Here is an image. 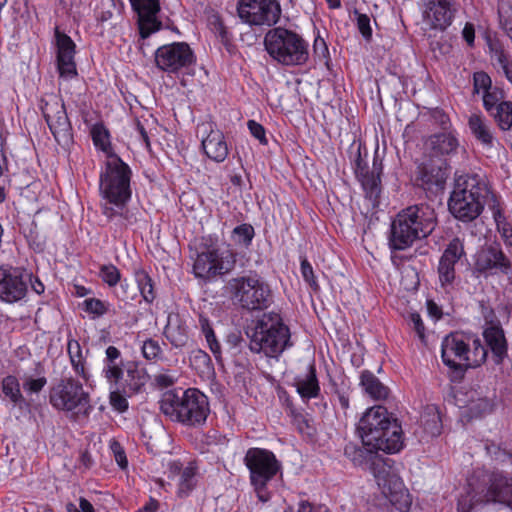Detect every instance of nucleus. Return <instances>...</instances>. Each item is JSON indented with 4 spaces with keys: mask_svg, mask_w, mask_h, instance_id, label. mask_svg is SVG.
<instances>
[{
    "mask_svg": "<svg viewBox=\"0 0 512 512\" xmlns=\"http://www.w3.org/2000/svg\"><path fill=\"white\" fill-rule=\"evenodd\" d=\"M356 26L363 37V39L367 42L372 39V26H371V18L364 13H360L355 10L354 12Z\"/></svg>",
    "mask_w": 512,
    "mask_h": 512,
    "instance_id": "nucleus-52",
    "label": "nucleus"
},
{
    "mask_svg": "<svg viewBox=\"0 0 512 512\" xmlns=\"http://www.w3.org/2000/svg\"><path fill=\"white\" fill-rule=\"evenodd\" d=\"M489 210L505 245L512 246V224L507 221L504 215L503 204L499 196L490 200Z\"/></svg>",
    "mask_w": 512,
    "mask_h": 512,
    "instance_id": "nucleus-33",
    "label": "nucleus"
},
{
    "mask_svg": "<svg viewBox=\"0 0 512 512\" xmlns=\"http://www.w3.org/2000/svg\"><path fill=\"white\" fill-rule=\"evenodd\" d=\"M410 320L414 326V329L420 338L424 337L425 327L419 314L413 313L410 316Z\"/></svg>",
    "mask_w": 512,
    "mask_h": 512,
    "instance_id": "nucleus-64",
    "label": "nucleus"
},
{
    "mask_svg": "<svg viewBox=\"0 0 512 512\" xmlns=\"http://www.w3.org/2000/svg\"><path fill=\"white\" fill-rule=\"evenodd\" d=\"M164 336L175 348L184 347L188 340V327L178 314H170L164 328Z\"/></svg>",
    "mask_w": 512,
    "mask_h": 512,
    "instance_id": "nucleus-30",
    "label": "nucleus"
},
{
    "mask_svg": "<svg viewBox=\"0 0 512 512\" xmlns=\"http://www.w3.org/2000/svg\"><path fill=\"white\" fill-rule=\"evenodd\" d=\"M47 384V378L41 376L33 378L32 376H25L23 378V389L28 394H38Z\"/></svg>",
    "mask_w": 512,
    "mask_h": 512,
    "instance_id": "nucleus-53",
    "label": "nucleus"
},
{
    "mask_svg": "<svg viewBox=\"0 0 512 512\" xmlns=\"http://www.w3.org/2000/svg\"><path fill=\"white\" fill-rule=\"evenodd\" d=\"M124 365L120 350L115 346H108L105 351L104 367L102 370L107 382H118L122 378V367Z\"/></svg>",
    "mask_w": 512,
    "mask_h": 512,
    "instance_id": "nucleus-32",
    "label": "nucleus"
},
{
    "mask_svg": "<svg viewBox=\"0 0 512 512\" xmlns=\"http://www.w3.org/2000/svg\"><path fill=\"white\" fill-rule=\"evenodd\" d=\"M109 303L98 298H87L82 304V310L91 315V318H100L109 310Z\"/></svg>",
    "mask_w": 512,
    "mask_h": 512,
    "instance_id": "nucleus-45",
    "label": "nucleus"
},
{
    "mask_svg": "<svg viewBox=\"0 0 512 512\" xmlns=\"http://www.w3.org/2000/svg\"><path fill=\"white\" fill-rule=\"evenodd\" d=\"M141 353L146 360L153 363H156L163 357V350L160 343L153 338H147L142 342Z\"/></svg>",
    "mask_w": 512,
    "mask_h": 512,
    "instance_id": "nucleus-46",
    "label": "nucleus"
},
{
    "mask_svg": "<svg viewBox=\"0 0 512 512\" xmlns=\"http://www.w3.org/2000/svg\"><path fill=\"white\" fill-rule=\"evenodd\" d=\"M300 270L304 281L314 290H319V284L314 275V270L306 257L301 258Z\"/></svg>",
    "mask_w": 512,
    "mask_h": 512,
    "instance_id": "nucleus-54",
    "label": "nucleus"
},
{
    "mask_svg": "<svg viewBox=\"0 0 512 512\" xmlns=\"http://www.w3.org/2000/svg\"><path fill=\"white\" fill-rule=\"evenodd\" d=\"M67 352L75 373L87 381L89 379V375L85 368L86 360L83 356L79 342L75 339H70L67 344Z\"/></svg>",
    "mask_w": 512,
    "mask_h": 512,
    "instance_id": "nucleus-38",
    "label": "nucleus"
},
{
    "mask_svg": "<svg viewBox=\"0 0 512 512\" xmlns=\"http://www.w3.org/2000/svg\"><path fill=\"white\" fill-rule=\"evenodd\" d=\"M132 170L119 156L105 160L99 176L101 212L109 222L127 227L137 222V217L129 209L132 198Z\"/></svg>",
    "mask_w": 512,
    "mask_h": 512,
    "instance_id": "nucleus-1",
    "label": "nucleus"
},
{
    "mask_svg": "<svg viewBox=\"0 0 512 512\" xmlns=\"http://www.w3.org/2000/svg\"><path fill=\"white\" fill-rule=\"evenodd\" d=\"M355 175L361 182L366 197L376 206L381 194V174L383 170L382 160L376 154L373 159L371 170L361 156V149L358 147L353 161Z\"/></svg>",
    "mask_w": 512,
    "mask_h": 512,
    "instance_id": "nucleus-18",
    "label": "nucleus"
},
{
    "mask_svg": "<svg viewBox=\"0 0 512 512\" xmlns=\"http://www.w3.org/2000/svg\"><path fill=\"white\" fill-rule=\"evenodd\" d=\"M237 252L231 248L221 249L212 237L204 239L202 251L197 253L193 264L196 278L213 281L230 274L236 266Z\"/></svg>",
    "mask_w": 512,
    "mask_h": 512,
    "instance_id": "nucleus-12",
    "label": "nucleus"
},
{
    "mask_svg": "<svg viewBox=\"0 0 512 512\" xmlns=\"http://www.w3.org/2000/svg\"><path fill=\"white\" fill-rule=\"evenodd\" d=\"M510 268V260L499 244L483 247L475 255L474 270L485 277L498 273L508 274Z\"/></svg>",
    "mask_w": 512,
    "mask_h": 512,
    "instance_id": "nucleus-21",
    "label": "nucleus"
},
{
    "mask_svg": "<svg viewBox=\"0 0 512 512\" xmlns=\"http://www.w3.org/2000/svg\"><path fill=\"white\" fill-rule=\"evenodd\" d=\"M413 183L426 193L436 194L444 188L445 174L440 167L421 164L417 167Z\"/></svg>",
    "mask_w": 512,
    "mask_h": 512,
    "instance_id": "nucleus-28",
    "label": "nucleus"
},
{
    "mask_svg": "<svg viewBox=\"0 0 512 512\" xmlns=\"http://www.w3.org/2000/svg\"><path fill=\"white\" fill-rule=\"evenodd\" d=\"M393 415L382 405L368 408L357 424V433L362 444L371 448L376 439L380 438V431L389 425Z\"/></svg>",
    "mask_w": 512,
    "mask_h": 512,
    "instance_id": "nucleus-20",
    "label": "nucleus"
},
{
    "mask_svg": "<svg viewBox=\"0 0 512 512\" xmlns=\"http://www.w3.org/2000/svg\"><path fill=\"white\" fill-rule=\"evenodd\" d=\"M487 453L493 457L496 461L506 462L512 459L511 453L508 451L501 449L499 446L495 444H486L485 446Z\"/></svg>",
    "mask_w": 512,
    "mask_h": 512,
    "instance_id": "nucleus-56",
    "label": "nucleus"
},
{
    "mask_svg": "<svg viewBox=\"0 0 512 512\" xmlns=\"http://www.w3.org/2000/svg\"><path fill=\"white\" fill-rule=\"evenodd\" d=\"M199 324H200L201 331H202L203 335L205 336L206 342H207L211 352L213 353L215 358H217V359L220 358L221 345L218 342V340L216 339V336H215L214 330L210 324V321L208 320V318H206L204 316H200Z\"/></svg>",
    "mask_w": 512,
    "mask_h": 512,
    "instance_id": "nucleus-44",
    "label": "nucleus"
},
{
    "mask_svg": "<svg viewBox=\"0 0 512 512\" xmlns=\"http://www.w3.org/2000/svg\"><path fill=\"white\" fill-rule=\"evenodd\" d=\"M423 17L434 29L444 30L451 23L456 12L453 0H423Z\"/></svg>",
    "mask_w": 512,
    "mask_h": 512,
    "instance_id": "nucleus-26",
    "label": "nucleus"
},
{
    "mask_svg": "<svg viewBox=\"0 0 512 512\" xmlns=\"http://www.w3.org/2000/svg\"><path fill=\"white\" fill-rule=\"evenodd\" d=\"M247 125H248L250 133L256 139H258L261 144L266 145L268 143V140H267L266 134H265V129L261 124H259L258 122L254 121V120H249Z\"/></svg>",
    "mask_w": 512,
    "mask_h": 512,
    "instance_id": "nucleus-59",
    "label": "nucleus"
},
{
    "mask_svg": "<svg viewBox=\"0 0 512 512\" xmlns=\"http://www.w3.org/2000/svg\"><path fill=\"white\" fill-rule=\"evenodd\" d=\"M134 280L142 299L147 304H152L156 299L155 284L151 276L141 267L134 268Z\"/></svg>",
    "mask_w": 512,
    "mask_h": 512,
    "instance_id": "nucleus-37",
    "label": "nucleus"
},
{
    "mask_svg": "<svg viewBox=\"0 0 512 512\" xmlns=\"http://www.w3.org/2000/svg\"><path fill=\"white\" fill-rule=\"evenodd\" d=\"M49 403L74 422L87 419L93 410L90 394L73 377L63 378L50 388Z\"/></svg>",
    "mask_w": 512,
    "mask_h": 512,
    "instance_id": "nucleus-10",
    "label": "nucleus"
},
{
    "mask_svg": "<svg viewBox=\"0 0 512 512\" xmlns=\"http://www.w3.org/2000/svg\"><path fill=\"white\" fill-rule=\"evenodd\" d=\"M473 94H482L493 87L491 77L484 71L473 73Z\"/></svg>",
    "mask_w": 512,
    "mask_h": 512,
    "instance_id": "nucleus-51",
    "label": "nucleus"
},
{
    "mask_svg": "<svg viewBox=\"0 0 512 512\" xmlns=\"http://www.w3.org/2000/svg\"><path fill=\"white\" fill-rule=\"evenodd\" d=\"M197 467L190 462L181 472L177 495L181 498L187 497L197 484Z\"/></svg>",
    "mask_w": 512,
    "mask_h": 512,
    "instance_id": "nucleus-39",
    "label": "nucleus"
},
{
    "mask_svg": "<svg viewBox=\"0 0 512 512\" xmlns=\"http://www.w3.org/2000/svg\"><path fill=\"white\" fill-rule=\"evenodd\" d=\"M110 390L109 402L112 408L119 413L126 412L129 407L127 398L131 397L132 395L124 393L122 387L120 386H113L110 388Z\"/></svg>",
    "mask_w": 512,
    "mask_h": 512,
    "instance_id": "nucleus-47",
    "label": "nucleus"
},
{
    "mask_svg": "<svg viewBox=\"0 0 512 512\" xmlns=\"http://www.w3.org/2000/svg\"><path fill=\"white\" fill-rule=\"evenodd\" d=\"M469 490L457 501V512H471L489 503L505 504L512 510V475L499 470H476L468 483Z\"/></svg>",
    "mask_w": 512,
    "mask_h": 512,
    "instance_id": "nucleus-2",
    "label": "nucleus"
},
{
    "mask_svg": "<svg viewBox=\"0 0 512 512\" xmlns=\"http://www.w3.org/2000/svg\"><path fill=\"white\" fill-rule=\"evenodd\" d=\"M55 39L57 48L56 63L59 75L66 80L73 79L78 75L74 60L76 45L71 37L60 32L58 28L55 29Z\"/></svg>",
    "mask_w": 512,
    "mask_h": 512,
    "instance_id": "nucleus-24",
    "label": "nucleus"
},
{
    "mask_svg": "<svg viewBox=\"0 0 512 512\" xmlns=\"http://www.w3.org/2000/svg\"><path fill=\"white\" fill-rule=\"evenodd\" d=\"M376 454V450L370 449V447L365 446L364 444L359 446L353 442H349L344 447V455L351 460L354 465L362 466L370 463V472L374 476L379 489L390 500V502H397L399 500V496L405 497L400 509L408 510L411 502L408 499V493L403 492V482L392 471L391 467L388 466L383 459L378 458Z\"/></svg>",
    "mask_w": 512,
    "mask_h": 512,
    "instance_id": "nucleus-6",
    "label": "nucleus"
},
{
    "mask_svg": "<svg viewBox=\"0 0 512 512\" xmlns=\"http://www.w3.org/2000/svg\"><path fill=\"white\" fill-rule=\"evenodd\" d=\"M436 226V213L427 204H415L402 209L391 224L389 246L405 250L414 242L428 237Z\"/></svg>",
    "mask_w": 512,
    "mask_h": 512,
    "instance_id": "nucleus-4",
    "label": "nucleus"
},
{
    "mask_svg": "<svg viewBox=\"0 0 512 512\" xmlns=\"http://www.w3.org/2000/svg\"><path fill=\"white\" fill-rule=\"evenodd\" d=\"M496 122L497 126L502 131L512 129V102L502 101L498 103L497 107L488 113Z\"/></svg>",
    "mask_w": 512,
    "mask_h": 512,
    "instance_id": "nucleus-42",
    "label": "nucleus"
},
{
    "mask_svg": "<svg viewBox=\"0 0 512 512\" xmlns=\"http://www.w3.org/2000/svg\"><path fill=\"white\" fill-rule=\"evenodd\" d=\"M196 135L201 140L203 153L212 161L222 163L229 154L223 132L213 121H203L197 125Z\"/></svg>",
    "mask_w": 512,
    "mask_h": 512,
    "instance_id": "nucleus-19",
    "label": "nucleus"
},
{
    "mask_svg": "<svg viewBox=\"0 0 512 512\" xmlns=\"http://www.w3.org/2000/svg\"><path fill=\"white\" fill-rule=\"evenodd\" d=\"M421 424L424 431L430 436H438L441 433L442 424L437 412L425 413L421 416Z\"/></svg>",
    "mask_w": 512,
    "mask_h": 512,
    "instance_id": "nucleus-49",
    "label": "nucleus"
},
{
    "mask_svg": "<svg viewBox=\"0 0 512 512\" xmlns=\"http://www.w3.org/2000/svg\"><path fill=\"white\" fill-rule=\"evenodd\" d=\"M246 335L253 353H263L271 358L279 357L293 346L290 330L276 312L264 313L254 326L247 328Z\"/></svg>",
    "mask_w": 512,
    "mask_h": 512,
    "instance_id": "nucleus-7",
    "label": "nucleus"
},
{
    "mask_svg": "<svg viewBox=\"0 0 512 512\" xmlns=\"http://www.w3.org/2000/svg\"><path fill=\"white\" fill-rule=\"evenodd\" d=\"M487 355V348L479 338L466 337L462 333H450L441 344L443 363L461 374L468 368L480 366Z\"/></svg>",
    "mask_w": 512,
    "mask_h": 512,
    "instance_id": "nucleus-9",
    "label": "nucleus"
},
{
    "mask_svg": "<svg viewBox=\"0 0 512 512\" xmlns=\"http://www.w3.org/2000/svg\"><path fill=\"white\" fill-rule=\"evenodd\" d=\"M379 440L376 439L371 446V449L378 451H383L387 454H394L401 451L404 447V436L401 424L399 423L397 418H393L389 425L385 426L383 430L380 431Z\"/></svg>",
    "mask_w": 512,
    "mask_h": 512,
    "instance_id": "nucleus-27",
    "label": "nucleus"
},
{
    "mask_svg": "<svg viewBox=\"0 0 512 512\" xmlns=\"http://www.w3.org/2000/svg\"><path fill=\"white\" fill-rule=\"evenodd\" d=\"M67 512H95L93 505L84 497L79 499V508L72 502L66 505Z\"/></svg>",
    "mask_w": 512,
    "mask_h": 512,
    "instance_id": "nucleus-60",
    "label": "nucleus"
},
{
    "mask_svg": "<svg viewBox=\"0 0 512 512\" xmlns=\"http://www.w3.org/2000/svg\"><path fill=\"white\" fill-rule=\"evenodd\" d=\"M268 55L279 65L300 67L309 61V43L294 30L285 27L270 29L264 37Z\"/></svg>",
    "mask_w": 512,
    "mask_h": 512,
    "instance_id": "nucleus-8",
    "label": "nucleus"
},
{
    "mask_svg": "<svg viewBox=\"0 0 512 512\" xmlns=\"http://www.w3.org/2000/svg\"><path fill=\"white\" fill-rule=\"evenodd\" d=\"M254 236V227L251 224L243 223L233 229L231 239L236 246L248 248L251 245Z\"/></svg>",
    "mask_w": 512,
    "mask_h": 512,
    "instance_id": "nucleus-43",
    "label": "nucleus"
},
{
    "mask_svg": "<svg viewBox=\"0 0 512 512\" xmlns=\"http://www.w3.org/2000/svg\"><path fill=\"white\" fill-rule=\"evenodd\" d=\"M2 392L5 398L9 399L14 405L22 407L26 400L21 393L20 383L13 375H8L2 380Z\"/></svg>",
    "mask_w": 512,
    "mask_h": 512,
    "instance_id": "nucleus-40",
    "label": "nucleus"
},
{
    "mask_svg": "<svg viewBox=\"0 0 512 512\" xmlns=\"http://www.w3.org/2000/svg\"><path fill=\"white\" fill-rule=\"evenodd\" d=\"M497 197L485 176L466 174L456 179L448 200V208L454 218L469 223L482 214L485 205L489 208L492 198Z\"/></svg>",
    "mask_w": 512,
    "mask_h": 512,
    "instance_id": "nucleus-3",
    "label": "nucleus"
},
{
    "mask_svg": "<svg viewBox=\"0 0 512 512\" xmlns=\"http://www.w3.org/2000/svg\"><path fill=\"white\" fill-rule=\"evenodd\" d=\"M468 126L473 136L485 147H492L494 136L490 125L479 114H472L468 120Z\"/></svg>",
    "mask_w": 512,
    "mask_h": 512,
    "instance_id": "nucleus-34",
    "label": "nucleus"
},
{
    "mask_svg": "<svg viewBox=\"0 0 512 512\" xmlns=\"http://www.w3.org/2000/svg\"><path fill=\"white\" fill-rule=\"evenodd\" d=\"M244 464L249 470L250 482L258 499L261 502H267L270 499L267 484L279 472L280 462L272 451L253 447L246 451Z\"/></svg>",
    "mask_w": 512,
    "mask_h": 512,
    "instance_id": "nucleus-13",
    "label": "nucleus"
},
{
    "mask_svg": "<svg viewBox=\"0 0 512 512\" xmlns=\"http://www.w3.org/2000/svg\"><path fill=\"white\" fill-rule=\"evenodd\" d=\"M360 385L364 391L375 400L386 399L389 389L370 371L364 370L360 376Z\"/></svg>",
    "mask_w": 512,
    "mask_h": 512,
    "instance_id": "nucleus-36",
    "label": "nucleus"
},
{
    "mask_svg": "<svg viewBox=\"0 0 512 512\" xmlns=\"http://www.w3.org/2000/svg\"><path fill=\"white\" fill-rule=\"evenodd\" d=\"M483 337L486 345L490 348L494 362L501 364L507 356L508 344L504 334V330L500 324H492L485 328Z\"/></svg>",
    "mask_w": 512,
    "mask_h": 512,
    "instance_id": "nucleus-29",
    "label": "nucleus"
},
{
    "mask_svg": "<svg viewBox=\"0 0 512 512\" xmlns=\"http://www.w3.org/2000/svg\"><path fill=\"white\" fill-rule=\"evenodd\" d=\"M122 368V378L118 382H108L109 387L120 386L124 393L129 395H136L142 392L150 380V376L143 364L138 361H127Z\"/></svg>",
    "mask_w": 512,
    "mask_h": 512,
    "instance_id": "nucleus-25",
    "label": "nucleus"
},
{
    "mask_svg": "<svg viewBox=\"0 0 512 512\" xmlns=\"http://www.w3.org/2000/svg\"><path fill=\"white\" fill-rule=\"evenodd\" d=\"M459 143L452 133H440L431 137L432 149L437 154L446 155L456 151Z\"/></svg>",
    "mask_w": 512,
    "mask_h": 512,
    "instance_id": "nucleus-41",
    "label": "nucleus"
},
{
    "mask_svg": "<svg viewBox=\"0 0 512 512\" xmlns=\"http://www.w3.org/2000/svg\"><path fill=\"white\" fill-rule=\"evenodd\" d=\"M159 405L161 412L172 422L187 427L196 428L204 425L210 414L208 397L197 388L166 391Z\"/></svg>",
    "mask_w": 512,
    "mask_h": 512,
    "instance_id": "nucleus-5",
    "label": "nucleus"
},
{
    "mask_svg": "<svg viewBox=\"0 0 512 512\" xmlns=\"http://www.w3.org/2000/svg\"><path fill=\"white\" fill-rule=\"evenodd\" d=\"M31 284V272L8 264L0 266V301L7 304L26 298Z\"/></svg>",
    "mask_w": 512,
    "mask_h": 512,
    "instance_id": "nucleus-16",
    "label": "nucleus"
},
{
    "mask_svg": "<svg viewBox=\"0 0 512 512\" xmlns=\"http://www.w3.org/2000/svg\"><path fill=\"white\" fill-rule=\"evenodd\" d=\"M118 284H120V285H119V290L116 292V296L119 300L128 302V301H132L136 298L137 294L131 288L127 279L120 280V282Z\"/></svg>",
    "mask_w": 512,
    "mask_h": 512,
    "instance_id": "nucleus-55",
    "label": "nucleus"
},
{
    "mask_svg": "<svg viewBox=\"0 0 512 512\" xmlns=\"http://www.w3.org/2000/svg\"><path fill=\"white\" fill-rule=\"evenodd\" d=\"M110 448L114 454L115 460L117 464L122 468H126L128 465V461L126 458V454L122 446L119 442L113 440L110 444Z\"/></svg>",
    "mask_w": 512,
    "mask_h": 512,
    "instance_id": "nucleus-58",
    "label": "nucleus"
},
{
    "mask_svg": "<svg viewBox=\"0 0 512 512\" xmlns=\"http://www.w3.org/2000/svg\"><path fill=\"white\" fill-rule=\"evenodd\" d=\"M40 109L56 142L68 149L74 141L64 102L56 96H50L41 100Z\"/></svg>",
    "mask_w": 512,
    "mask_h": 512,
    "instance_id": "nucleus-15",
    "label": "nucleus"
},
{
    "mask_svg": "<svg viewBox=\"0 0 512 512\" xmlns=\"http://www.w3.org/2000/svg\"><path fill=\"white\" fill-rule=\"evenodd\" d=\"M297 512H329L323 505H314L307 500H301L298 503Z\"/></svg>",
    "mask_w": 512,
    "mask_h": 512,
    "instance_id": "nucleus-62",
    "label": "nucleus"
},
{
    "mask_svg": "<svg viewBox=\"0 0 512 512\" xmlns=\"http://www.w3.org/2000/svg\"><path fill=\"white\" fill-rule=\"evenodd\" d=\"M132 10L137 14L141 38H148L162 27L157 18L161 10L160 0H129Z\"/></svg>",
    "mask_w": 512,
    "mask_h": 512,
    "instance_id": "nucleus-23",
    "label": "nucleus"
},
{
    "mask_svg": "<svg viewBox=\"0 0 512 512\" xmlns=\"http://www.w3.org/2000/svg\"><path fill=\"white\" fill-rule=\"evenodd\" d=\"M90 135L96 149L106 155V160H109L110 156H118L112 147L110 132L102 122L95 123L91 127Z\"/></svg>",
    "mask_w": 512,
    "mask_h": 512,
    "instance_id": "nucleus-35",
    "label": "nucleus"
},
{
    "mask_svg": "<svg viewBox=\"0 0 512 512\" xmlns=\"http://www.w3.org/2000/svg\"><path fill=\"white\" fill-rule=\"evenodd\" d=\"M295 387L304 401L316 398L320 394V386L316 375V368L314 364L308 366L307 372L303 376L295 378Z\"/></svg>",
    "mask_w": 512,
    "mask_h": 512,
    "instance_id": "nucleus-31",
    "label": "nucleus"
},
{
    "mask_svg": "<svg viewBox=\"0 0 512 512\" xmlns=\"http://www.w3.org/2000/svg\"><path fill=\"white\" fill-rule=\"evenodd\" d=\"M239 17L251 25H274L281 15L276 0H240L237 7Z\"/></svg>",
    "mask_w": 512,
    "mask_h": 512,
    "instance_id": "nucleus-17",
    "label": "nucleus"
},
{
    "mask_svg": "<svg viewBox=\"0 0 512 512\" xmlns=\"http://www.w3.org/2000/svg\"><path fill=\"white\" fill-rule=\"evenodd\" d=\"M226 289L233 303L249 312L265 310L273 303L270 285L257 273L231 278Z\"/></svg>",
    "mask_w": 512,
    "mask_h": 512,
    "instance_id": "nucleus-11",
    "label": "nucleus"
},
{
    "mask_svg": "<svg viewBox=\"0 0 512 512\" xmlns=\"http://www.w3.org/2000/svg\"><path fill=\"white\" fill-rule=\"evenodd\" d=\"M293 423L297 427L298 431L302 434H311V426L309 420L302 414H296L293 418Z\"/></svg>",
    "mask_w": 512,
    "mask_h": 512,
    "instance_id": "nucleus-61",
    "label": "nucleus"
},
{
    "mask_svg": "<svg viewBox=\"0 0 512 512\" xmlns=\"http://www.w3.org/2000/svg\"><path fill=\"white\" fill-rule=\"evenodd\" d=\"M465 255L464 241L458 237L453 238L443 251L437 267L442 288L453 285L456 277L455 265Z\"/></svg>",
    "mask_w": 512,
    "mask_h": 512,
    "instance_id": "nucleus-22",
    "label": "nucleus"
},
{
    "mask_svg": "<svg viewBox=\"0 0 512 512\" xmlns=\"http://www.w3.org/2000/svg\"><path fill=\"white\" fill-rule=\"evenodd\" d=\"M158 69L168 74H186L196 63V56L186 42L162 45L155 51Z\"/></svg>",
    "mask_w": 512,
    "mask_h": 512,
    "instance_id": "nucleus-14",
    "label": "nucleus"
},
{
    "mask_svg": "<svg viewBox=\"0 0 512 512\" xmlns=\"http://www.w3.org/2000/svg\"><path fill=\"white\" fill-rule=\"evenodd\" d=\"M313 52L315 58H317L320 61L325 60L326 64L328 63L329 51L326 42L324 41L323 38L317 37L314 40Z\"/></svg>",
    "mask_w": 512,
    "mask_h": 512,
    "instance_id": "nucleus-57",
    "label": "nucleus"
},
{
    "mask_svg": "<svg viewBox=\"0 0 512 512\" xmlns=\"http://www.w3.org/2000/svg\"><path fill=\"white\" fill-rule=\"evenodd\" d=\"M504 98L505 94L503 90L493 86L491 89L487 90V92L482 93L483 107L487 113H492L498 103L504 101Z\"/></svg>",
    "mask_w": 512,
    "mask_h": 512,
    "instance_id": "nucleus-48",
    "label": "nucleus"
},
{
    "mask_svg": "<svg viewBox=\"0 0 512 512\" xmlns=\"http://www.w3.org/2000/svg\"><path fill=\"white\" fill-rule=\"evenodd\" d=\"M98 275L110 288L115 287L121 280L120 270L113 264L101 265Z\"/></svg>",
    "mask_w": 512,
    "mask_h": 512,
    "instance_id": "nucleus-50",
    "label": "nucleus"
},
{
    "mask_svg": "<svg viewBox=\"0 0 512 512\" xmlns=\"http://www.w3.org/2000/svg\"><path fill=\"white\" fill-rule=\"evenodd\" d=\"M176 381V378L173 375L167 373H161L155 375L154 382L159 388H168L172 386Z\"/></svg>",
    "mask_w": 512,
    "mask_h": 512,
    "instance_id": "nucleus-63",
    "label": "nucleus"
}]
</instances>
